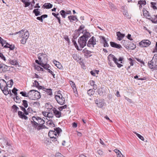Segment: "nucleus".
<instances>
[{"label": "nucleus", "mask_w": 157, "mask_h": 157, "mask_svg": "<svg viewBox=\"0 0 157 157\" xmlns=\"http://www.w3.org/2000/svg\"><path fill=\"white\" fill-rule=\"evenodd\" d=\"M6 86V82L4 79L0 80V88L1 90L4 89V88Z\"/></svg>", "instance_id": "4468645a"}, {"label": "nucleus", "mask_w": 157, "mask_h": 157, "mask_svg": "<svg viewBox=\"0 0 157 157\" xmlns=\"http://www.w3.org/2000/svg\"><path fill=\"white\" fill-rule=\"evenodd\" d=\"M47 94L49 95H52V90L51 89H47L46 91Z\"/></svg>", "instance_id": "49530a36"}, {"label": "nucleus", "mask_w": 157, "mask_h": 157, "mask_svg": "<svg viewBox=\"0 0 157 157\" xmlns=\"http://www.w3.org/2000/svg\"><path fill=\"white\" fill-rule=\"evenodd\" d=\"M134 133L136 134V136L139 138L141 140H142L143 141H144V137L140 135V134H139L138 133H137V132H134Z\"/></svg>", "instance_id": "a19ab883"}, {"label": "nucleus", "mask_w": 157, "mask_h": 157, "mask_svg": "<svg viewBox=\"0 0 157 157\" xmlns=\"http://www.w3.org/2000/svg\"><path fill=\"white\" fill-rule=\"evenodd\" d=\"M95 103L98 107L101 108L103 106L104 102L103 100H100L98 101V100H97L95 101Z\"/></svg>", "instance_id": "f8f14e48"}, {"label": "nucleus", "mask_w": 157, "mask_h": 157, "mask_svg": "<svg viewBox=\"0 0 157 157\" xmlns=\"http://www.w3.org/2000/svg\"><path fill=\"white\" fill-rule=\"evenodd\" d=\"M3 92V93L5 95H7L8 94H11V90H2Z\"/></svg>", "instance_id": "e433bc0d"}, {"label": "nucleus", "mask_w": 157, "mask_h": 157, "mask_svg": "<svg viewBox=\"0 0 157 157\" xmlns=\"http://www.w3.org/2000/svg\"><path fill=\"white\" fill-rule=\"evenodd\" d=\"M39 9H35L33 11V13H34L35 16H38L40 15V12L38 11Z\"/></svg>", "instance_id": "c756f323"}, {"label": "nucleus", "mask_w": 157, "mask_h": 157, "mask_svg": "<svg viewBox=\"0 0 157 157\" xmlns=\"http://www.w3.org/2000/svg\"><path fill=\"white\" fill-rule=\"evenodd\" d=\"M23 105L25 107L27 108L28 106V104L27 101L24 100L22 101Z\"/></svg>", "instance_id": "a18cd8bd"}, {"label": "nucleus", "mask_w": 157, "mask_h": 157, "mask_svg": "<svg viewBox=\"0 0 157 157\" xmlns=\"http://www.w3.org/2000/svg\"><path fill=\"white\" fill-rule=\"evenodd\" d=\"M32 120L31 121L32 126L35 129L39 130L42 128H46L45 126L44 125H38L37 124L38 121V117L33 116L32 117Z\"/></svg>", "instance_id": "7ed1b4c3"}, {"label": "nucleus", "mask_w": 157, "mask_h": 157, "mask_svg": "<svg viewBox=\"0 0 157 157\" xmlns=\"http://www.w3.org/2000/svg\"><path fill=\"white\" fill-rule=\"evenodd\" d=\"M28 97L31 100H37L40 98V94L38 91L31 90L28 93Z\"/></svg>", "instance_id": "f03ea898"}, {"label": "nucleus", "mask_w": 157, "mask_h": 157, "mask_svg": "<svg viewBox=\"0 0 157 157\" xmlns=\"http://www.w3.org/2000/svg\"><path fill=\"white\" fill-rule=\"evenodd\" d=\"M7 67V66L4 64H0V69H2V71H4V70H3V68L4 67Z\"/></svg>", "instance_id": "0e129e2a"}, {"label": "nucleus", "mask_w": 157, "mask_h": 157, "mask_svg": "<svg viewBox=\"0 0 157 157\" xmlns=\"http://www.w3.org/2000/svg\"><path fill=\"white\" fill-rule=\"evenodd\" d=\"M68 18L70 20V22H72V21H78L76 16H70L68 17Z\"/></svg>", "instance_id": "5701e85b"}, {"label": "nucleus", "mask_w": 157, "mask_h": 157, "mask_svg": "<svg viewBox=\"0 0 157 157\" xmlns=\"http://www.w3.org/2000/svg\"><path fill=\"white\" fill-rule=\"evenodd\" d=\"M146 4V2L145 0H140L138 2V4L139 5L140 9L142 8V6H144Z\"/></svg>", "instance_id": "412c9836"}, {"label": "nucleus", "mask_w": 157, "mask_h": 157, "mask_svg": "<svg viewBox=\"0 0 157 157\" xmlns=\"http://www.w3.org/2000/svg\"><path fill=\"white\" fill-rule=\"evenodd\" d=\"M152 23H157V15H154L151 17V19H150Z\"/></svg>", "instance_id": "393cba45"}, {"label": "nucleus", "mask_w": 157, "mask_h": 157, "mask_svg": "<svg viewBox=\"0 0 157 157\" xmlns=\"http://www.w3.org/2000/svg\"><path fill=\"white\" fill-rule=\"evenodd\" d=\"M112 56L113 60L114 61L115 63H116L117 65V66L118 67L120 68L121 67L123 66L122 65L118 63L117 61H118V60L117 59V58H116L113 55Z\"/></svg>", "instance_id": "aec40b11"}, {"label": "nucleus", "mask_w": 157, "mask_h": 157, "mask_svg": "<svg viewBox=\"0 0 157 157\" xmlns=\"http://www.w3.org/2000/svg\"><path fill=\"white\" fill-rule=\"evenodd\" d=\"M110 44L111 47L117 48L120 49L122 48L120 44H117L113 42H110Z\"/></svg>", "instance_id": "f3484780"}, {"label": "nucleus", "mask_w": 157, "mask_h": 157, "mask_svg": "<svg viewBox=\"0 0 157 157\" xmlns=\"http://www.w3.org/2000/svg\"><path fill=\"white\" fill-rule=\"evenodd\" d=\"M70 83L72 88L76 87L75 83L72 81H70Z\"/></svg>", "instance_id": "e2e57ef3"}, {"label": "nucleus", "mask_w": 157, "mask_h": 157, "mask_svg": "<svg viewBox=\"0 0 157 157\" xmlns=\"http://www.w3.org/2000/svg\"><path fill=\"white\" fill-rule=\"evenodd\" d=\"M84 28H85L84 25H81L78 28V31H80L81 30L83 29Z\"/></svg>", "instance_id": "052dcab7"}, {"label": "nucleus", "mask_w": 157, "mask_h": 157, "mask_svg": "<svg viewBox=\"0 0 157 157\" xmlns=\"http://www.w3.org/2000/svg\"><path fill=\"white\" fill-rule=\"evenodd\" d=\"M42 64L41 66L43 67L44 69L47 70L49 69V68L50 67V65L48 64H47V63H42Z\"/></svg>", "instance_id": "2f4dec72"}, {"label": "nucleus", "mask_w": 157, "mask_h": 157, "mask_svg": "<svg viewBox=\"0 0 157 157\" xmlns=\"http://www.w3.org/2000/svg\"><path fill=\"white\" fill-rule=\"evenodd\" d=\"M97 92L98 93L99 95L101 96L103 94V90L102 88H101L98 90H97Z\"/></svg>", "instance_id": "37998d69"}, {"label": "nucleus", "mask_w": 157, "mask_h": 157, "mask_svg": "<svg viewBox=\"0 0 157 157\" xmlns=\"http://www.w3.org/2000/svg\"><path fill=\"white\" fill-rule=\"evenodd\" d=\"M26 115L24 114L23 113L20 111V118L22 119L25 120H27L28 119V117L26 116Z\"/></svg>", "instance_id": "72a5a7b5"}, {"label": "nucleus", "mask_w": 157, "mask_h": 157, "mask_svg": "<svg viewBox=\"0 0 157 157\" xmlns=\"http://www.w3.org/2000/svg\"><path fill=\"white\" fill-rule=\"evenodd\" d=\"M116 151H117L119 153L117 154V157H123V155H122L121 151L119 150H116Z\"/></svg>", "instance_id": "4d7b16f0"}, {"label": "nucleus", "mask_w": 157, "mask_h": 157, "mask_svg": "<svg viewBox=\"0 0 157 157\" xmlns=\"http://www.w3.org/2000/svg\"><path fill=\"white\" fill-rule=\"evenodd\" d=\"M54 131L50 130L49 131L48 135L49 137L52 139V140L56 144L58 143L57 141V137L60 136V133L62 132V130L60 128L57 127L54 128Z\"/></svg>", "instance_id": "f257e3e1"}, {"label": "nucleus", "mask_w": 157, "mask_h": 157, "mask_svg": "<svg viewBox=\"0 0 157 157\" xmlns=\"http://www.w3.org/2000/svg\"><path fill=\"white\" fill-rule=\"evenodd\" d=\"M6 63L9 64H10L13 65H16L18 64V63L17 61L16 60H11L10 59L8 60Z\"/></svg>", "instance_id": "dca6fc26"}, {"label": "nucleus", "mask_w": 157, "mask_h": 157, "mask_svg": "<svg viewBox=\"0 0 157 157\" xmlns=\"http://www.w3.org/2000/svg\"><path fill=\"white\" fill-rule=\"evenodd\" d=\"M151 6L152 7L153 9L154 10H157V8L156 6V3L155 2H151Z\"/></svg>", "instance_id": "ea45409f"}, {"label": "nucleus", "mask_w": 157, "mask_h": 157, "mask_svg": "<svg viewBox=\"0 0 157 157\" xmlns=\"http://www.w3.org/2000/svg\"><path fill=\"white\" fill-rule=\"evenodd\" d=\"M82 52L84 54V55L87 56V57H90L92 56V55L90 54L92 52L90 51L86 50V48L83 50Z\"/></svg>", "instance_id": "2eb2a0df"}, {"label": "nucleus", "mask_w": 157, "mask_h": 157, "mask_svg": "<svg viewBox=\"0 0 157 157\" xmlns=\"http://www.w3.org/2000/svg\"><path fill=\"white\" fill-rule=\"evenodd\" d=\"M72 42L75 47L78 50H82V49L79 48L75 40H73Z\"/></svg>", "instance_id": "79ce46f5"}, {"label": "nucleus", "mask_w": 157, "mask_h": 157, "mask_svg": "<svg viewBox=\"0 0 157 157\" xmlns=\"http://www.w3.org/2000/svg\"><path fill=\"white\" fill-rule=\"evenodd\" d=\"M129 48H130L132 49H133L135 48L136 47V45L132 44V45L131 46L130 45H129L128 47Z\"/></svg>", "instance_id": "5fc2aeb1"}, {"label": "nucleus", "mask_w": 157, "mask_h": 157, "mask_svg": "<svg viewBox=\"0 0 157 157\" xmlns=\"http://www.w3.org/2000/svg\"><path fill=\"white\" fill-rule=\"evenodd\" d=\"M27 39H26L25 38H22V39L20 40V41L22 44H25Z\"/></svg>", "instance_id": "603ef678"}, {"label": "nucleus", "mask_w": 157, "mask_h": 157, "mask_svg": "<svg viewBox=\"0 0 157 157\" xmlns=\"http://www.w3.org/2000/svg\"><path fill=\"white\" fill-rule=\"evenodd\" d=\"M29 36V33L27 30L25 29L20 31V36L21 38L27 39Z\"/></svg>", "instance_id": "0eeeda50"}, {"label": "nucleus", "mask_w": 157, "mask_h": 157, "mask_svg": "<svg viewBox=\"0 0 157 157\" xmlns=\"http://www.w3.org/2000/svg\"><path fill=\"white\" fill-rule=\"evenodd\" d=\"M39 61L41 63H47L48 61L47 55L45 54L39 53L38 55Z\"/></svg>", "instance_id": "423d86ee"}, {"label": "nucleus", "mask_w": 157, "mask_h": 157, "mask_svg": "<svg viewBox=\"0 0 157 157\" xmlns=\"http://www.w3.org/2000/svg\"><path fill=\"white\" fill-rule=\"evenodd\" d=\"M109 7L112 10H114L115 9H116V8L114 6V5L112 3H110L109 4Z\"/></svg>", "instance_id": "bf43d9fd"}, {"label": "nucleus", "mask_w": 157, "mask_h": 157, "mask_svg": "<svg viewBox=\"0 0 157 157\" xmlns=\"http://www.w3.org/2000/svg\"><path fill=\"white\" fill-rule=\"evenodd\" d=\"M148 65L151 69H156L157 66V54H155L152 59L148 62Z\"/></svg>", "instance_id": "20e7f679"}, {"label": "nucleus", "mask_w": 157, "mask_h": 157, "mask_svg": "<svg viewBox=\"0 0 157 157\" xmlns=\"http://www.w3.org/2000/svg\"><path fill=\"white\" fill-rule=\"evenodd\" d=\"M101 39L104 41V47H108L109 46L108 44L107 43V41L105 39V38L103 36H101Z\"/></svg>", "instance_id": "c85d7f7f"}, {"label": "nucleus", "mask_w": 157, "mask_h": 157, "mask_svg": "<svg viewBox=\"0 0 157 157\" xmlns=\"http://www.w3.org/2000/svg\"><path fill=\"white\" fill-rule=\"evenodd\" d=\"M87 41L84 39H81L80 37L78 39V42L80 47V49L83 48L86 45Z\"/></svg>", "instance_id": "1a4fd4ad"}, {"label": "nucleus", "mask_w": 157, "mask_h": 157, "mask_svg": "<svg viewBox=\"0 0 157 157\" xmlns=\"http://www.w3.org/2000/svg\"><path fill=\"white\" fill-rule=\"evenodd\" d=\"M151 42L148 40H143L140 42L139 44L142 47H146L151 44Z\"/></svg>", "instance_id": "6e6552de"}, {"label": "nucleus", "mask_w": 157, "mask_h": 157, "mask_svg": "<svg viewBox=\"0 0 157 157\" xmlns=\"http://www.w3.org/2000/svg\"><path fill=\"white\" fill-rule=\"evenodd\" d=\"M20 94H21L22 96L24 97H28V94H27L25 92H20Z\"/></svg>", "instance_id": "8fccbe9b"}, {"label": "nucleus", "mask_w": 157, "mask_h": 157, "mask_svg": "<svg viewBox=\"0 0 157 157\" xmlns=\"http://www.w3.org/2000/svg\"><path fill=\"white\" fill-rule=\"evenodd\" d=\"M55 157H64L60 153H57L55 155Z\"/></svg>", "instance_id": "13d9d810"}, {"label": "nucleus", "mask_w": 157, "mask_h": 157, "mask_svg": "<svg viewBox=\"0 0 157 157\" xmlns=\"http://www.w3.org/2000/svg\"><path fill=\"white\" fill-rule=\"evenodd\" d=\"M136 59L137 60L140 62L141 63V64H142L144 65V62H143L142 60H141V59H139V58H136Z\"/></svg>", "instance_id": "69168bd1"}, {"label": "nucleus", "mask_w": 157, "mask_h": 157, "mask_svg": "<svg viewBox=\"0 0 157 157\" xmlns=\"http://www.w3.org/2000/svg\"><path fill=\"white\" fill-rule=\"evenodd\" d=\"M13 82L12 79H10L9 81L7 83H6V86L9 87H11L13 84Z\"/></svg>", "instance_id": "7c9ffc66"}, {"label": "nucleus", "mask_w": 157, "mask_h": 157, "mask_svg": "<svg viewBox=\"0 0 157 157\" xmlns=\"http://www.w3.org/2000/svg\"><path fill=\"white\" fill-rule=\"evenodd\" d=\"M90 33L88 32H85L83 36L80 37L81 39H84L87 41L88 38L90 37Z\"/></svg>", "instance_id": "ddd939ff"}, {"label": "nucleus", "mask_w": 157, "mask_h": 157, "mask_svg": "<svg viewBox=\"0 0 157 157\" xmlns=\"http://www.w3.org/2000/svg\"><path fill=\"white\" fill-rule=\"evenodd\" d=\"M52 5L50 3H45L43 6L46 9L51 8L52 7Z\"/></svg>", "instance_id": "bb28decb"}, {"label": "nucleus", "mask_w": 157, "mask_h": 157, "mask_svg": "<svg viewBox=\"0 0 157 157\" xmlns=\"http://www.w3.org/2000/svg\"><path fill=\"white\" fill-rule=\"evenodd\" d=\"M143 15L145 17L147 18L148 19H151V17L149 15V12L144 8L143 10Z\"/></svg>", "instance_id": "9b49d317"}, {"label": "nucleus", "mask_w": 157, "mask_h": 157, "mask_svg": "<svg viewBox=\"0 0 157 157\" xmlns=\"http://www.w3.org/2000/svg\"><path fill=\"white\" fill-rule=\"evenodd\" d=\"M138 75H136V76H134V78L135 79H137L138 80H145L147 78L145 77H144L143 78H138Z\"/></svg>", "instance_id": "c03bdc74"}, {"label": "nucleus", "mask_w": 157, "mask_h": 157, "mask_svg": "<svg viewBox=\"0 0 157 157\" xmlns=\"http://www.w3.org/2000/svg\"><path fill=\"white\" fill-rule=\"evenodd\" d=\"M51 109H52L53 113L56 117L59 118L61 117V113L60 111H59V110H58L57 109L54 107H52Z\"/></svg>", "instance_id": "9d476101"}, {"label": "nucleus", "mask_w": 157, "mask_h": 157, "mask_svg": "<svg viewBox=\"0 0 157 157\" xmlns=\"http://www.w3.org/2000/svg\"><path fill=\"white\" fill-rule=\"evenodd\" d=\"M55 61V63L54 62V63L55 64V65L59 68L60 69L61 68L62 66L60 64V63L58 61H57L56 60Z\"/></svg>", "instance_id": "f704fd0d"}, {"label": "nucleus", "mask_w": 157, "mask_h": 157, "mask_svg": "<svg viewBox=\"0 0 157 157\" xmlns=\"http://www.w3.org/2000/svg\"><path fill=\"white\" fill-rule=\"evenodd\" d=\"M53 116V114L50 112H48L47 113V117L49 118L52 117Z\"/></svg>", "instance_id": "864d4df0"}, {"label": "nucleus", "mask_w": 157, "mask_h": 157, "mask_svg": "<svg viewBox=\"0 0 157 157\" xmlns=\"http://www.w3.org/2000/svg\"><path fill=\"white\" fill-rule=\"evenodd\" d=\"M33 86L40 89H43V88L44 87L43 86H40L39 85V83L36 80L34 81V82H33Z\"/></svg>", "instance_id": "4be33fe9"}, {"label": "nucleus", "mask_w": 157, "mask_h": 157, "mask_svg": "<svg viewBox=\"0 0 157 157\" xmlns=\"http://www.w3.org/2000/svg\"><path fill=\"white\" fill-rule=\"evenodd\" d=\"M94 91L92 90L91 89H90L87 91L88 94L90 96L93 95L94 94Z\"/></svg>", "instance_id": "4c0bfd02"}, {"label": "nucleus", "mask_w": 157, "mask_h": 157, "mask_svg": "<svg viewBox=\"0 0 157 157\" xmlns=\"http://www.w3.org/2000/svg\"><path fill=\"white\" fill-rule=\"evenodd\" d=\"M45 123L44 121L40 117H38V121L37 124L38 125H43Z\"/></svg>", "instance_id": "b1692460"}, {"label": "nucleus", "mask_w": 157, "mask_h": 157, "mask_svg": "<svg viewBox=\"0 0 157 157\" xmlns=\"http://www.w3.org/2000/svg\"><path fill=\"white\" fill-rule=\"evenodd\" d=\"M15 97L14 98V100L17 103H19L20 98L17 96V95H15Z\"/></svg>", "instance_id": "58836bf2"}, {"label": "nucleus", "mask_w": 157, "mask_h": 157, "mask_svg": "<svg viewBox=\"0 0 157 157\" xmlns=\"http://www.w3.org/2000/svg\"><path fill=\"white\" fill-rule=\"evenodd\" d=\"M108 64H109V66L112 67H113V63L112 62L110 59H109V58H108Z\"/></svg>", "instance_id": "680f3d73"}, {"label": "nucleus", "mask_w": 157, "mask_h": 157, "mask_svg": "<svg viewBox=\"0 0 157 157\" xmlns=\"http://www.w3.org/2000/svg\"><path fill=\"white\" fill-rule=\"evenodd\" d=\"M63 17L65 18L67 14L66 12L64 10H61L59 12Z\"/></svg>", "instance_id": "c9c22d12"}, {"label": "nucleus", "mask_w": 157, "mask_h": 157, "mask_svg": "<svg viewBox=\"0 0 157 157\" xmlns=\"http://www.w3.org/2000/svg\"><path fill=\"white\" fill-rule=\"evenodd\" d=\"M117 39L119 40H121L125 36L124 34L121 33L120 32L117 33Z\"/></svg>", "instance_id": "a211bd4d"}, {"label": "nucleus", "mask_w": 157, "mask_h": 157, "mask_svg": "<svg viewBox=\"0 0 157 157\" xmlns=\"http://www.w3.org/2000/svg\"><path fill=\"white\" fill-rule=\"evenodd\" d=\"M67 107V105H65L63 106H60V107H59L58 108L59 110V111H62L63 110V109H66Z\"/></svg>", "instance_id": "3c124183"}, {"label": "nucleus", "mask_w": 157, "mask_h": 157, "mask_svg": "<svg viewBox=\"0 0 157 157\" xmlns=\"http://www.w3.org/2000/svg\"><path fill=\"white\" fill-rule=\"evenodd\" d=\"M98 154L100 155H103L104 153L102 150H99L98 151Z\"/></svg>", "instance_id": "338daca9"}, {"label": "nucleus", "mask_w": 157, "mask_h": 157, "mask_svg": "<svg viewBox=\"0 0 157 157\" xmlns=\"http://www.w3.org/2000/svg\"><path fill=\"white\" fill-rule=\"evenodd\" d=\"M55 98L57 102L60 105H63L65 103V100L62 94L60 93H57L55 95Z\"/></svg>", "instance_id": "39448f33"}, {"label": "nucleus", "mask_w": 157, "mask_h": 157, "mask_svg": "<svg viewBox=\"0 0 157 157\" xmlns=\"http://www.w3.org/2000/svg\"><path fill=\"white\" fill-rule=\"evenodd\" d=\"M88 41L92 44L93 47H94V45L96 44V39L93 36L90 38Z\"/></svg>", "instance_id": "6ab92c4d"}, {"label": "nucleus", "mask_w": 157, "mask_h": 157, "mask_svg": "<svg viewBox=\"0 0 157 157\" xmlns=\"http://www.w3.org/2000/svg\"><path fill=\"white\" fill-rule=\"evenodd\" d=\"M12 111L14 112L17 113V110L19 109V108L17 107L16 105H13L12 107Z\"/></svg>", "instance_id": "473e14b6"}, {"label": "nucleus", "mask_w": 157, "mask_h": 157, "mask_svg": "<svg viewBox=\"0 0 157 157\" xmlns=\"http://www.w3.org/2000/svg\"><path fill=\"white\" fill-rule=\"evenodd\" d=\"M21 1L25 4V7H28L31 4V3L29 2V0H21Z\"/></svg>", "instance_id": "a878e982"}, {"label": "nucleus", "mask_w": 157, "mask_h": 157, "mask_svg": "<svg viewBox=\"0 0 157 157\" xmlns=\"http://www.w3.org/2000/svg\"><path fill=\"white\" fill-rule=\"evenodd\" d=\"M0 42L2 44V46L4 47V46H5L4 44L6 43V41L4 40L3 39Z\"/></svg>", "instance_id": "774afa93"}, {"label": "nucleus", "mask_w": 157, "mask_h": 157, "mask_svg": "<svg viewBox=\"0 0 157 157\" xmlns=\"http://www.w3.org/2000/svg\"><path fill=\"white\" fill-rule=\"evenodd\" d=\"M127 43V41L124 40H123L121 42V43L122 44H123L124 46L127 48L128 47V46L126 45V44Z\"/></svg>", "instance_id": "de8ad7c7"}, {"label": "nucleus", "mask_w": 157, "mask_h": 157, "mask_svg": "<svg viewBox=\"0 0 157 157\" xmlns=\"http://www.w3.org/2000/svg\"><path fill=\"white\" fill-rule=\"evenodd\" d=\"M17 91L18 90L15 88L14 87L13 89L12 90V92L14 94V95H17Z\"/></svg>", "instance_id": "09e8293b"}, {"label": "nucleus", "mask_w": 157, "mask_h": 157, "mask_svg": "<svg viewBox=\"0 0 157 157\" xmlns=\"http://www.w3.org/2000/svg\"><path fill=\"white\" fill-rule=\"evenodd\" d=\"M0 58H1L2 60H4V61H6V59L5 57L3 55V54L2 53L0 52Z\"/></svg>", "instance_id": "6e6d98bb"}, {"label": "nucleus", "mask_w": 157, "mask_h": 157, "mask_svg": "<svg viewBox=\"0 0 157 157\" xmlns=\"http://www.w3.org/2000/svg\"><path fill=\"white\" fill-rule=\"evenodd\" d=\"M47 124L50 127H54L55 124L53 123L52 121L49 120L47 122Z\"/></svg>", "instance_id": "cd10ccee"}]
</instances>
